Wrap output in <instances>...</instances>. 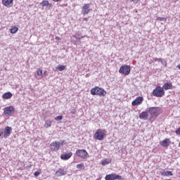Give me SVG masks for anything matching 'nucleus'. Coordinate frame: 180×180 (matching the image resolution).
<instances>
[{
	"label": "nucleus",
	"instance_id": "f257e3e1",
	"mask_svg": "<svg viewBox=\"0 0 180 180\" xmlns=\"http://www.w3.org/2000/svg\"><path fill=\"white\" fill-rule=\"evenodd\" d=\"M151 119H155L158 117L159 115H161V108L160 107H150L147 108Z\"/></svg>",
	"mask_w": 180,
	"mask_h": 180
},
{
	"label": "nucleus",
	"instance_id": "f03ea898",
	"mask_svg": "<svg viewBox=\"0 0 180 180\" xmlns=\"http://www.w3.org/2000/svg\"><path fill=\"white\" fill-rule=\"evenodd\" d=\"M91 95H98V96H106V91L98 86L91 89Z\"/></svg>",
	"mask_w": 180,
	"mask_h": 180
},
{
	"label": "nucleus",
	"instance_id": "7ed1b4c3",
	"mask_svg": "<svg viewBox=\"0 0 180 180\" xmlns=\"http://www.w3.org/2000/svg\"><path fill=\"white\" fill-rule=\"evenodd\" d=\"M152 94L153 96H156L157 98H162V96L165 95V91H164V89L162 87L158 86L153 89Z\"/></svg>",
	"mask_w": 180,
	"mask_h": 180
},
{
	"label": "nucleus",
	"instance_id": "20e7f679",
	"mask_svg": "<svg viewBox=\"0 0 180 180\" xmlns=\"http://www.w3.org/2000/svg\"><path fill=\"white\" fill-rule=\"evenodd\" d=\"M60 146H64V141H54L50 144L51 151H58Z\"/></svg>",
	"mask_w": 180,
	"mask_h": 180
},
{
	"label": "nucleus",
	"instance_id": "39448f33",
	"mask_svg": "<svg viewBox=\"0 0 180 180\" xmlns=\"http://www.w3.org/2000/svg\"><path fill=\"white\" fill-rule=\"evenodd\" d=\"M105 133H106V131L105 129H98L96 130L95 134H94V139L96 140H103L105 137Z\"/></svg>",
	"mask_w": 180,
	"mask_h": 180
},
{
	"label": "nucleus",
	"instance_id": "423d86ee",
	"mask_svg": "<svg viewBox=\"0 0 180 180\" xmlns=\"http://www.w3.org/2000/svg\"><path fill=\"white\" fill-rule=\"evenodd\" d=\"M76 155H77V157H80L81 158H83L84 160H86V158H88V157H89V154L84 149L77 150Z\"/></svg>",
	"mask_w": 180,
	"mask_h": 180
},
{
	"label": "nucleus",
	"instance_id": "0eeeda50",
	"mask_svg": "<svg viewBox=\"0 0 180 180\" xmlns=\"http://www.w3.org/2000/svg\"><path fill=\"white\" fill-rule=\"evenodd\" d=\"M105 180H124V178H122V176L117 174H107L105 177Z\"/></svg>",
	"mask_w": 180,
	"mask_h": 180
},
{
	"label": "nucleus",
	"instance_id": "6e6552de",
	"mask_svg": "<svg viewBox=\"0 0 180 180\" xmlns=\"http://www.w3.org/2000/svg\"><path fill=\"white\" fill-rule=\"evenodd\" d=\"M130 66L127 65H124L120 67L119 70L120 74H124V75H129L130 74Z\"/></svg>",
	"mask_w": 180,
	"mask_h": 180
},
{
	"label": "nucleus",
	"instance_id": "1a4fd4ad",
	"mask_svg": "<svg viewBox=\"0 0 180 180\" xmlns=\"http://www.w3.org/2000/svg\"><path fill=\"white\" fill-rule=\"evenodd\" d=\"M13 113H15V107L12 105L6 107L4 110V115L6 116H11V115H13Z\"/></svg>",
	"mask_w": 180,
	"mask_h": 180
},
{
	"label": "nucleus",
	"instance_id": "9d476101",
	"mask_svg": "<svg viewBox=\"0 0 180 180\" xmlns=\"http://www.w3.org/2000/svg\"><path fill=\"white\" fill-rule=\"evenodd\" d=\"M82 13L83 15H88L91 12V9H89V4H84V6L82 7Z\"/></svg>",
	"mask_w": 180,
	"mask_h": 180
},
{
	"label": "nucleus",
	"instance_id": "9b49d317",
	"mask_svg": "<svg viewBox=\"0 0 180 180\" xmlns=\"http://www.w3.org/2000/svg\"><path fill=\"white\" fill-rule=\"evenodd\" d=\"M143 101H144V98H143V97H137L135 100L132 101L131 105L132 106H137V105H141V103H143Z\"/></svg>",
	"mask_w": 180,
	"mask_h": 180
},
{
	"label": "nucleus",
	"instance_id": "f8f14e48",
	"mask_svg": "<svg viewBox=\"0 0 180 180\" xmlns=\"http://www.w3.org/2000/svg\"><path fill=\"white\" fill-rule=\"evenodd\" d=\"M11 134H12V127H6L4 129V139H8V137H9Z\"/></svg>",
	"mask_w": 180,
	"mask_h": 180
},
{
	"label": "nucleus",
	"instance_id": "ddd939ff",
	"mask_svg": "<svg viewBox=\"0 0 180 180\" xmlns=\"http://www.w3.org/2000/svg\"><path fill=\"white\" fill-rule=\"evenodd\" d=\"M55 175H56V176H63L64 175H67V171H65L64 169L63 168H59L55 173Z\"/></svg>",
	"mask_w": 180,
	"mask_h": 180
},
{
	"label": "nucleus",
	"instance_id": "4468645a",
	"mask_svg": "<svg viewBox=\"0 0 180 180\" xmlns=\"http://www.w3.org/2000/svg\"><path fill=\"white\" fill-rule=\"evenodd\" d=\"M72 157V152L65 153L64 154L60 155L61 160H70Z\"/></svg>",
	"mask_w": 180,
	"mask_h": 180
},
{
	"label": "nucleus",
	"instance_id": "2eb2a0df",
	"mask_svg": "<svg viewBox=\"0 0 180 180\" xmlns=\"http://www.w3.org/2000/svg\"><path fill=\"white\" fill-rule=\"evenodd\" d=\"M148 111H147V108L146 110V111L142 112L140 115H139V118H141L142 120H147L148 119Z\"/></svg>",
	"mask_w": 180,
	"mask_h": 180
},
{
	"label": "nucleus",
	"instance_id": "dca6fc26",
	"mask_svg": "<svg viewBox=\"0 0 180 180\" xmlns=\"http://www.w3.org/2000/svg\"><path fill=\"white\" fill-rule=\"evenodd\" d=\"M2 4L6 8H11L13 5V0H2Z\"/></svg>",
	"mask_w": 180,
	"mask_h": 180
},
{
	"label": "nucleus",
	"instance_id": "f3484780",
	"mask_svg": "<svg viewBox=\"0 0 180 180\" xmlns=\"http://www.w3.org/2000/svg\"><path fill=\"white\" fill-rule=\"evenodd\" d=\"M169 144H171V141L169 140V139H165L160 143V145L162 147H169Z\"/></svg>",
	"mask_w": 180,
	"mask_h": 180
},
{
	"label": "nucleus",
	"instance_id": "a211bd4d",
	"mask_svg": "<svg viewBox=\"0 0 180 180\" xmlns=\"http://www.w3.org/2000/svg\"><path fill=\"white\" fill-rule=\"evenodd\" d=\"M40 5L43 7L49 6V8H51L52 6L51 4L49 3V1L47 0H44L42 2L40 3Z\"/></svg>",
	"mask_w": 180,
	"mask_h": 180
},
{
	"label": "nucleus",
	"instance_id": "6ab92c4d",
	"mask_svg": "<svg viewBox=\"0 0 180 180\" xmlns=\"http://www.w3.org/2000/svg\"><path fill=\"white\" fill-rule=\"evenodd\" d=\"M165 91H167V89H171L172 88V83H165L163 86L162 87Z\"/></svg>",
	"mask_w": 180,
	"mask_h": 180
},
{
	"label": "nucleus",
	"instance_id": "aec40b11",
	"mask_svg": "<svg viewBox=\"0 0 180 180\" xmlns=\"http://www.w3.org/2000/svg\"><path fill=\"white\" fill-rule=\"evenodd\" d=\"M2 98L4 99H11V98H12V93L11 92L4 93L2 96Z\"/></svg>",
	"mask_w": 180,
	"mask_h": 180
},
{
	"label": "nucleus",
	"instance_id": "412c9836",
	"mask_svg": "<svg viewBox=\"0 0 180 180\" xmlns=\"http://www.w3.org/2000/svg\"><path fill=\"white\" fill-rule=\"evenodd\" d=\"M110 162H112V159L110 158H106L101 160V164L103 165H108V164H110Z\"/></svg>",
	"mask_w": 180,
	"mask_h": 180
},
{
	"label": "nucleus",
	"instance_id": "4be33fe9",
	"mask_svg": "<svg viewBox=\"0 0 180 180\" xmlns=\"http://www.w3.org/2000/svg\"><path fill=\"white\" fill-rule=\"evenodd\" d=\"M162 175H165V176H172L174 174L171 171H166L165 173H162Z\"/></svg>",
	"mask_w": 180,
	"mask_h": 180
},
{
	"label": "nucleus",
	"instance_id": "5701e85b",
	"mask_svg": "<svg viewBox=\"0 0 180 180\" xmlns=\"http://www.w3.org/2000/svg\"><path fill=\"white\" fill-rule=\"evenodd\" d=\"M18 30H19V28H18L17 27H12L10 30V32L11 33H12V34H15V33H16Z\"/></svg>",
	"mask_w": 180,
	"mask_h": 180
},
{
	"label": "nucleus",
	"instance_id": "b1692460",
	"mask_svg": "<svg viewBox=\"0 0 180 180\" xmlns=\"http://www.w3.org/2000/svg\"><path fill=\"white\" fill-rule=\"evenodd\" d=\"M51 121H46L45 124H44V127H46V129H49V127H51Z\"/></svg>",
	"mask_w": 180,
	"mask_h": 180
},
{
	"label": "nucleus",
	"instance_id": "393cba45",
	"mask_svg": "<svg viewBox=\"0 0 180 180\" xmlns=\"http://www.w3.org/2000/svg\"><path fill=\"white\" fill-rule=\"evenodd\" d=\"M77 169H85V165L83 163L77 165Z\"/></svg>",
	"mask_w": 180,
	"mask_h": 180
},
{
	"label": "nucleus",
	"instance_id": "a878e982",
	"mask_svg": "<svg viewBox=\"0 0 180 180\" xmlns=\"http://www.w3.org/2000/svg\"><path fill=\"white\" fill-rule=\"evenodd\" d=\"M57 70H58V71H64V70H65V66L61 65H58Z\"/></svg>",
	"mask_w": 180,
	"mask_h": 180
},
{
	"label": "nucleus",
	"instance_id": "bb28decb",
	"mask_svg": "<svg viewBox=\"0 0 180 180\" xmlns=\"http://www.w3.org/2000/svg\"><path fill=\"white\" fill-rule=\"evenodd\" d=\"M162 58H154L153 60H151V63H155L156 61H158L160 63V61H162Z\"/></svg>",
	"mask_w": 180,
	"mask_h": 180
},
{
	"label": "nucleus",
	"instance_id": "cd10ccee",
	"mask_svg": "<svg viewBox=\"0 0 180 180\" xmlns=\"http://www.w3.org/2000/svg\"><path fill=\"white\" fill-rule=\"evenodd\" d=\"M156 20H160V22H166L167 21V18H161V17H157Z\"/></svg>",
	"mask_w": 180,
	"mask_h": 180
},
{
	"label": "nucleus",
	"instance_id": "c85d7f7f",
	"mask_svg": "<svg viewBox=\"0 0 180 180\" xmlns=\"http://www.w3.org/2000/svg\"><path fill=\"white\" fill-rule=\"evenodd\" d=\"M73 37L77 40H81V39H83L84 37H80L79 34H77L75 35H73Z\"/></svg>",
	"mask_w": 180,
	"mask_h": 180
},
{
	"label": "nucleus",
	"instance_id": "c756f323",
	"mask_svg": "<svg viewBox=\"0 0 180 180\" xmlns=\"http://www.w3.org/2000/svg\"><path fill=\"white\" fill-rule=\"evenodd\" d=\"M55 120L56 122H58V120H63V116L62 115L57 116L56 117H55Z\"/></svg>",
	"mask_w": 180,
	"mask_h": 180
},
{
	"label": "nucleus",
	"instance_id": "7c9ffc66",
	"mask_svg": "<svg viewBox=\"0 0 180 180\" xmlns=\"http://www.w3.org/2000/svg\"><path fill=\"white\" fill-rule=\"evenodd\" d=\"M37 75H39V77L43 75V70L39 69V70H37Z\"/></svg>",
	"mask_w": 180,
	"mask_h": 180
},
{
	"label": "nucleus",
	"instance_id": "2f4dec72",
	"mask_svg": "<svg viewBox=\"0 0 180 180\" xmlns=\"http://www.w3.org/2000/svg\"><path fill=\"white\" fill-rule=\"evenodd\" d=\"M159 63H161L162 65H167V61H165L164 59L162 58V61H159Z\"/></svg>",
	"mask_w": 180,
	"mask_h": 180
},
{
	"label": "nucleus",
	"instance_id": "473e14b6",
	"mask_svg": "<svg viewBox=\"0 0 180 180\" xmlns=\"http://www.w3.org/2000/svg\"><path fill=\"white\" fill-rule=\"evenodd\" d=\"M34 176H39L40 175V172L37 171L34 173Z\"/></svg>",
	"mask_w": 180,
	"mask_h": 180
},
{
	"label": "nucleus",
	"instance_id": "72a5a7b5",
	"mask_svg": "<svg viewBox=\"0 0 180 180\" xmlns=\"http://www.w3.org/2000/svg\"><path fill=\"white\" fill-rule=\"evenodd\" d=\"M131 2H134V4H137L139 2V0H131Z\"/></svg>",
	"mask_w": 180,
	"mask_h": 180
},
{
	"label": "nucleus",
	"instance_id": "f704fd0d",
	"mask_svg": "<svg viewBox=\"0 0 180 180\" xmlns=\"http://www.w3.org/2000/svg\"><path fill=\"white\" fill-rule=\"evenodd\" d=\"M55 39L56 40H58V41L61 40V38H60V37H56Z\"/></svg>",
	"mask_w": 180,
	"mask_h": 180
},
{
	"label": "nucleus",
	"instance_id": "c9c22d12",
	"mask_svg": "<svg viewBox=\"0 0 180 180\" xmlns=\"http://www.w3.org/2000/svg\"><path fill=\"white\" fill-rule=\"evenodd\" d=\"M71 113H72V115H75V110H72L71 111Z\"/></svg>",
	"mask_w": 180,
	"mask_h": 180
},
{
	"label": "nucleus",
	"instance_id": "e433bc0d",
	"mask_svg": "<svg viewBox=\"0 0 180 180\" xmlns=\"http://www.w3.org/2000/svg\"><path fill=\"white\" fill-rule=\"evenodd\" d=\"M2 134H4V130L0 131V137L2 136Z\"/></svg>",
	"mask_w": 180,
	"mask_h": 180
},
{
	"label": "nucleus",
	"instance_id": "4c0bfd02",
	"mask_svg": "<svg viewBox=\"0 0 180 180\" xmlns=\"http://www.w3.org/2000/svg\"><path fill=\"white\" fill-rule=\"evenodd\" d=\"M88 20H89L88 18H83V20H85L86 22H88Z\"/></svg>",
	"mask_w": 180,
	"mask_h": 180
},
{
	"label": "nucleus",
	"instance_id": "58836bf2",
	"mask_svg": "<svg viewBox=\"0 0 180 180\" xmlns=\"http://www.w3.org/2000/svg\"><path fill=\"white\" fill-rule=\"evenodd\" d=\"M176 68H179V70H180V64L176 66Z\"/></svg>",
	"mask_w": 180,
	"mask_h": 180
},
{
	"label": "nucleus",
	"instance_id": "ea45409f",
	"mask_svg": "<svg viewBox=\"0 0 180 180\" xmlns=\"http://www.w3.org/2000/svg\"><path fill=\"white\" fill-rule=\"evenodd\" d=\"M46 72H47L46 71L44 72V74H46Z\"/></svg>",
	"mask_w": 180,
	"mask_h": 180
},
{
	"label": "nucleus",
	"instance_id": "a19ab883",
	"mask_svg": "<svg viewBox=\"0 0 180 180\" xmlns=\"http://www.w3.org/2000/svg\"><path fill=\"white\" fill-rule=\"evenodd\" d=\"M0 153H1V148H0Z\"/></svg>",
	"mask_w": 180,
	"mask_h": 180
}]
</instances>
